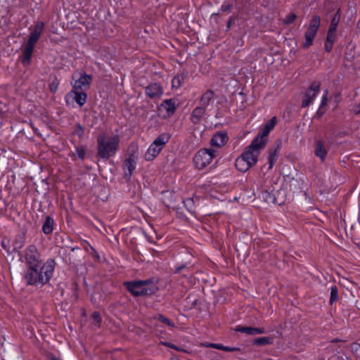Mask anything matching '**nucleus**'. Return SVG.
<instances>
[{
    "mask_svg": "<svg viewBox=\"0 0 360 360\" xmlns=\"http://www.w3.org/2000/svg\"><path fill=\"white\" fill-rule=\"evenodd\" d=\"M55 261L49 259L41 266L27 269L25 279L27 285L43 286L53 276L55 269Z\"/></svg>",
    "mask_w": 360,
    "mask_h": 360,
    "instance_id": "1",
    "label": "nucleus"
},
{
    "mask_svg": "<svg viewBox=\"0 0 360 360\" xmlns=\"http://www.w3.org/2000/svg\"><path fill=\"white\" fill-rule=\"evenodd\" d=\"M120 143V138L117 134H99L97 137L96 157L106 160L115 156L119 150Z\"/></svg>",
    "mask_w": 360,
    "mask_h": 360,
    "instance_id": "2",
    "label": "nucleus"
},
{
    "mask_svg": "<svg viewBox=\"0 0 360 360\" xmlns=\"http://www.w3.org/2000/svg\"><path fill=\"white\" fill-rule=\"evenodd\" d=\"M44 29V23L41 21L37 22L34 25V30L30 32L22 54L21 62L24 65H28L30 63L35 44L39 39Z\"/></svg>",
    "mask_w": 360,
    "mask_h": 360,
    "instance_id": "3",
    "label": "nucleus"
},
{
    "mask_svg": "<svg viewBox=\"0 0 360 360\" xmlns=\"http://www.w3.org/2000/svg\"><path fill=\"white\" fill-rule=\"evenodd\" d=\"M217 151L214 148H201L194 155L193 161L198 169H203L217 158Z\"/></svg>",
    "mask_w": 360,
    "mask_h": 360,
    "instance_id": "4",
    "label": "nucleus"
},
{
    "mask_svg": "<svg viewBox=\"0 0 360 360\" xmlns=\"http://www.w3.org/2000/svg\"><path fill=\"white\" fill-rule=\"evenodd\" d=\"M124 285L129 292L136 297L150 295L154 294L156 290L155 286H148V281H127L124 283Z\"/></svg>",
    "mask_w": 360,
    "mask_h": 360,
    "instance_id": "5",
    "label": "nucleus"
},
{
    "mask_svg": "<svg viewBox=\"0 0 360 360\" xmlns=\"http://www.w3.org/2000/svg\"><path fill=\"white\" fill-rule=\"evenodd\" d=\"M260 140V138L259 139L255 138L241 154V156H243L252 167L256 165L261 150L264 148L266 146L264 141Z\"/></svg>",
    "mask_w": 360,
    "mask_h": 360,
    "instance_id": "6",
    "label": "nucleus"
},
{
    "mask_svg": "<svg viewBox=\"0 0 360 360\" xmlns=\"http://www.w3.org/2000/svg\"><path fill=\"white\" fill-rule=\"evenodd\" d=\"M170 138L171 136L168 133H162L159 135L148 147L144 155L145 160L146 161L153 160L169 142Z\"/></svg>",
    "mask_w": 360,
    "mask_h": 360,
    "instance_id": "7",
    "label": "nucleus"
},
{
    "mask_svg": "<svg viewBox=\"0 0 360 360\" xmlns=\"http://www.w3.org/2000/svg\"><path fill=\"white\" fill-rule=\"evenodd\" d=\"M320 16L317 15H313L304 33V42L302 44L304 49H307L313 44L314 40L320 28Z\"/></svg>",
    "mask_w": 360,
    "mask_h": 360,
    "instance_id": "8",
    "label": "nucleus"
},
{
    "mask_svg": "<svg viewBox=\"0 0 360 360\" xmlns=\"http://www.w3.org/2000/svg\"><path fill=\"white\" fill-rule=\"evenodd\" d=\"M74 82L72 83V89L75 91H86L89 89L92 81V76L87 75L84 71L80 70L72 75Z\"/></svg>",
    "mask_w": 360,
    "mask_h": 360,
    "instance_id": "9",
    "label": "nucleus"
},
{
    "mask_svg": "<svg viewBox=\"0 0 360 360\" xmlns=\"http://www.w3.org/2000/svg\"><path fill=\"white\" fill-rule=\"evenodd\" d=\"M25 259L28 269L39 267L41 264V255L37 248L34 245H28L25 250Z\"/></svg>",
    "mask_w": 360,
    "mask_h": 360,
    "instance_id": "10",
    "label": "nucleus"
},
{
    "mask_svg": "<svg viewBox=\"0 0 360 360\" xmlns=\"http://www.w3.org/2000/svg\"><path fill=\"white\" fill-rule=\"evenodd\" d=\"M320 89L321 83L319 82L315 81L311 84L304 94V98L302 102V108H307L312 103L319 93Z\"/></svg>",
    "mask_w": 360,
    "mask_h": 360,
    "instance_id": "11",
    "label": "nucleus"
},
{
    "mask_svg": "<svg viewBox=\"0 0 360 360\" xmlns=\"http://www.w3.org/2000/svg\"><path fill=\"white\" fill-rule=\"evenodd\" d=\"M136 157L131 154L123 163L124 177L126 181H130L136 167Z\"/></svg>",
    "mask_w": 360,
    "mask_h": 360,
    "instance_id": "12",
    "label": "nucleus"
},
{
    "mask_svg": "<svg viewBox=\"0 0 360 360\" xmlns=\"http://www.w3.org/2000/svg\"><path fill=\"white\" fill-rule=\"evenodd\" d=\"M229 141V136L226 131H221L213 135L210 140V145L213 147L221 148Z\"/></svg>",
    "mask_w": 360,
    "mask_h": 360,
    "instance_id": "13",
    "label": "nucleus"
},
{
    "mask_svg": "<svg viewBox=\"0 0 360 360\" xmlns=\"http://www.w3.org/2000/svg\"><path fill=\"white\" fill-rule=\"evenodd\" d=\"M146 94L150 98H159L163 94V89L158 83H151L146 88Z\"/></svg>",
    "mask_w": 360,
    "mask_h": 360,
    "instance_id": "14",
    "label": "nucleus"
},
{
    "mask_svg": "<svg viewBox=\"0 0 360 360\" xmlns=\"http://www.w3.org/2000/svg\"><path fill=\"white\" fill-rule=\"evenodd\" d=\"M277 124V118L276 117H271L269 122L264 127L262 131L257 135L255 139H261L260 141H264L265 144L266 143L267 139L266 137L270 133V131L274 128L276 124Z\"/></svg>",
    "mask_w": 360,
    "mask_h": 360,
    "instance_id": "15",
    "label": "nucleus"
},
{
    "mask_svg": "<svg viewBox=\"0 0 360 360\" xmlns=\"http://www.w3.org/2000/svg\"><path fill=\"white\" fill-rule=\"evenodd\" d=\"M206 109L202 106H198L193 109L191 112L190 120L194 124H198L201 122L202 117L205 115Z\"/></svg>",
    "mask_w": 360,
    "mask_h": 360,
    "instance_id": "16",
    "label": "nucleus"
},
{
    "mask_svg": "<svg viewBox=\"0 0 360 360\" xmlns=\"http://www.w3.org/2000/svg\"><path fill=\"white\" fill-rule=\"evenodd\" d=\"M85 91H86L83 90L75 91V89H72L68 95L72 96L75 101L82 107L86 102L87 94Z\"/></svg>",
    "mask_w": 360,
    "mask_h": 360,
    "instance_id": "17",
    "label": "nucleus"
},
{
    "mask_svg": "<svg viewBox=\"0 0 360 360\" xmlns=\"http://www.w3.org/2000/svg\"><path fill=\"white\" fill-rule=\"evenodd\" d=\"M215 99V93L211 89L207 90L200 98V106L206 108Z\"/></svg>",
    "mask_w": 360,
    "mask_h": 360,
    "instance_id": "18",
    "label": "nucleus"
},
{
    "mask_svg": "<svg viewBox=\"0 0 360 360\" xmlns=\"http://www.w3.org/2000/svg\"><path fill=\"white\" fill-rule=\"evenodd\" d=\"M236 330L240 333H244L248 335H257L263 334L265 330L262 328H254L250 326H238L236 328Z\"/></svg>",
    "mask_w": 360,
    "mask_h": 360,
    "instance_id": "19",
    "label": "nucleus"
},
{
    "mask_svg": "<svg viewBox=\"0 0 360 360\" xmlns=\"http://www.w3.org/2000/svg\"><path fill=\"white\" fill-rule=\"evenodd\" d=\"M201 346L205 347H208V348H214V349L223 350V351L228 352L240 351V349L238 347H227V346H224L221 344H217V343L204 342V343L201 344Z\"/></svg>",
    "mask_w": 360,
    "mask_h": 360,
    "instance_id": "20",
    "label": "nucleus"
},
{
    "mask_svg": "<svg viewBox=\"0 0 360 360\" xmlns=\"http://www.w3.org/2000/svg\"><path fill=\"white\" fill-rule=\"evenodd\" d=\"M280 150V146H277L275 148H270L269 150L268 162L269 169H271L274 167V163L276 162L278 153Z\"/></svg>",
    "mask_w": 360,
    "mask_h": 360,
    "instance_id": "21",
    "label": "nucleus"
},
{
    "mask_svg": "<svg viewBox=\"0 0 360 360\" xmlns=\"http://www.w3.org/2000/svg\"><path fill=\"white\" fill-rule=\"evenodd\" d=\"M235 166L241 172H245L252 167V165L241 155L236 160Z\"/></svg>",
    "mask_w": 360,
    "mask_h": 360,
    "instance_id": "22",
    "label": "nucleus"
},
{
    "mask_svg": "<svg viewBox=\"0 0 360 360\" xmlns=\"http://www.w3.org/2000/svg\"><path fill=\"white\" fill-rule=\"evenodd\" d=\"M315 155L319 157L322 162H323L327 155V150L325 148L323 143L321 141H316L315 143Z\"/></svg>",
    "mask_w": 360,
    "mask_h": 360,
    "instance_id": "23",
    "label": "nucleus"
},
{
    "mask_svg": "<svg viewBox=\"0 0 360 360\" xmlns=\"http://www.w3.org/2000/svg\"><path fill=\"white\" fill-rule=\"evenodd\" d=\"M161 108L167 111V116H171L176 110L175 102L172 99L165 100L161 104Z\"/></svg>",
    "mask_w": 360,
    "mask_h": 360,
    "instance_id": "24",
    "label": "nucleus"
},
{
    "mask_svg": "<svg viewBox=\"0 0 360 360\" xmlns=\"http://www.w3.org/2000/svg\"><path fill=\"white\" fill-rule=\"evenodd\" d=\"M54 220L50 217L46 216L45 221L42 226V231L45 234H50L53 230Z\"/></svg>",
    "mask_w": 360,
    "mask_h": 360,
    "instance_id": "25",
    "label": "nucleus"
},
{
    "mask_svg": "<svg viewBox=\"0 0 360 360\" xmlns=\"http://www.w3.org/2000/svg\"><path fill=\"white\" fill-rule=\"evenodd\" d=\"M81 245L84 249V250L91 255H92L96 259H99L100 257L98 253V252L96 250V249L92 247L90 243L85 240H83L81 241Z\"/></svg>",
    "mask_w": 360,
    "mask_h": 360,
    "instance_id": "26",
    "label": "nucleus"
},
{
    "mask_svg": "<svg viewBox=\"0 0 360 360\" xmlns=\"http://www.w3.org/2000/svg\"><path fill=\"white\" fill-rule=\"evenodd\" d=\"M186 78V75H180L174 77L172 81V88L179 89Z\"/></svg>",
    "mask_w": 360,
    "mask_h": 360,
    "instance_id": "27",
    "label": "nucleus"
},
{
    "mask_svg": "<svg viewBox=\"0 0 360 360\" xmlns=\"http://www.w3.org/2000/svg\"><path fill=\"white\" fill-rule=\"evenodd\" d=\"M273 342V338L270 337H261L254 340V344L257 345H270Z\"/></svg>",
    "mask_w": 360,
    "mask_h": 360,
    "instance_id": "28",
    "label": "nucleus"
},
{
    "mask_svg": "<svg viewBox=\"0 0 360 360\" xmlns=\"http://www.w3.org/2000/svg\"><path fill=\"white\" fill-rule=\"evenodd\" d=\"M84 134V128L79 123L76 124L72 131V135L76 136L81 139L83 137Z\"/></svg>",
    "mask_w": 360,
    "mask_h": 360,
    "instance_id": "29",
    "label": "nucleus"
},
{
    "mask_svg": "<svg viewBox=\"0 0 360 360\" xmlns=\"http://www.w3.org/2000/svg\"><path fill=\"white\" fill-rule=\"evenodd\" d=\"M340 9H338L336 13L335 14L334 17L331 20V22L329 27L337 30L338 23L340 20Z\"/></svg>",
    "mask_w": 360,
    "mask_h": 360,
    "instance_id": "30",
    "label": "nucleus"
},
{
    "mask_svg": "<svg viewBox=\"0 0 360 360\" xmlns=\"http://www.w3.org/2000/svg\"><path fill=\"white\" fill-rule=\"evenodd\" d=\"M338 300V290L336 285L330 288V303L333 304Z\"/></svg>",
    "mask_w": 360,
    "mask_h": 360,
    "instance_id": "31",
    "label": "nucleus"
},
{
    "mask_svg": "<svg viewBox=\"0 0 360 360\" xmlns=\"http://www.w3.org/2000/svg\"><path fill=\"white\" fill-rule=\"evenodd\" d=\"M91 319H93L94 324L99 328L102 321L100 313L98 311L93 312L91 314Z\"/></svg>",
    "mask_w": 360,
    "mask_h": 360,
    "instance_id": "32",
    "label": "nucleus"
},
{
    "mask_svg": "<svg viewBox=\"0 0 360 360\" xmlns=\"http://www.w3.org/2000/svg\"><path fill=\"white\" fill-rule=\"evenodd\" d=\"M157 319L164 323L165 324L167 325L169 327H174V323L171 321L170 319H167V317L164 316L162 314H158V316H157Z\"/></svg>",
    "mask_w": 360,
    "mask_h": 360,
    "instance_id": "33",
    "label": "nucleus"
},
{
    "mask_svg": "<svg viewBox=\"0 0 360 360\" xmlns=\"http://www.w3.org/2000/svg\"><path fill=\"white\" fill-rule=\"evenodd\" d=\"M336 30H337L332 29V28L329 27L326 41H331V42L334 43L335 38H336V34H335Z\"/></svg>",
    "mask_w": 360,
    "mask_h": 360,
    "instance_id": "34",
    "label": "nucleus"
},
{
    "mask_svg": "<svg viewBox=\"0 0 360 360\" xmlns=\"http://www.w3.org/2000/svg\"><path fill=\"white\" fill-rule=\"evenodd\" d=\"M297 18V16L295 13H291L285 16V19L283 20V23L286 25L292 24Z\"/></svg>",
    "mask_w": 360,
    "mask_h": 360,
    "instance_id": "35",
    "label": "nucleus"
},
{
    "mask_svg": "<svg viewBox=\"0 0 360 360\" xmlns=\"http://www.w3.org/2000/svg\"><path fill=\"white\" fill-rule=\"evenodd\" d=\"M75 152L79 159H84L86 155V149L84 146H82L76 147Z\"/></svg>",
    "mask_w": 360,
    "mask_h": 360,
    "instance_id": "36",
    "label": "nucleus"
},
{
    "mask_svg": "<svg viewBox=\"0 0 360 360\" xmlns=\"http://www.w3.org/2000/svg\"><path fill=\"white\" fill-rule=\"evenodd\" d=\"M59 80L57 78H54L53 81L49 84V90L52 93H56L59 86Z\"/></svg>",
    "mask_w": 360,
    "mask_h": 360,
    "instance_id": "37",
    "label": "nucleus"
},
{
    "mask_svg": "<svg viewBox=\"0 0 360 360\" xmlns=\"http://www.w3.org/2000/svg\"><path fill=\"white\" fill-rule=\"evenodd\" d=\"M328 104V98H326V96H323L321 98V103L319 107V109L317 112L318 114H320L321 115L325 113V110H322V108L327 105Z\"/></svg>",
    "mask_w": 360,
    "mask_h": 360,
    "instance_id": "38",
    "label": "nucleus"
},
{
    "mask_svg": "<svg viewBox=\"0 0 360 360\" xmlns=\"http://www.w3.org/2000/svg\"><path fill=\"white\" fill-rule=\"evenodd\" d=\"M232 8V4L230 3H224L221 6V11L223 12H230Z\"/></svg>",
    "mask_w": 360,
    "mask_h": 360,
    "instance_id": "39",
    "label": "nucleus"
},
{
    "mask_svg": "<svg viewBox=\"0 0 360 360\" xmlns=\"http://www.w3.org/2000/svg\"><path fill=\"white\" fill-rule=\"evenodd\" d=\"M324 46H325V51L326 52L329 53L333 49V42L326 41Z\"/></svg>",
    "mask_w": 360,
    "mask_h": 360,
    "instance_id": "40",
    "label": "nucleus"
},
{
    "mask_svg": "<svg viewBox=\"0 0 360 360\" xmlns=\"http://www.w3.org/2000/svg\"><path fill=\"white\" fill-rule=\"evenodd\" d=\"M162 344L169 348H172V349H176L178 351H184L183 349H180L178 347H176L175 345H174L171 342H164Z\"/></svg>",
    "mask_w": 360,
    "mask_h": 360,
    "instance_id": "41",
    "label": "nucleus"
},
{
    "mask_svg": "<svg viewBox=\"0 0 360 360\" xmlns=\"http://www.w3.org/2000/svg\"><path fill=\"white\" fill-rule=\"evenodd\" d=\"M328 91L326 90L323 96H326V98H328Z\"/></svg>",
    "mask_w": 360,
    "mask_h": 360,
    "instance_id": "42",
    "label": "nucleus"
},
{
    "mask_svg": "<svg viewBox=\"0 0 360 360\" xmlns=\"http://www.w3.org/2000/svg\"><path fill=\"white\" fill-rule=\"evenodd\" d=\"M231 26V21L228 22L227 28L229 29Z\"/></svg>",
    "mask_w": 360,
    "mask_h": 360,
    "instance_id": "43",
    "label": "nucleus"
},
{
    "mask_svg": "<svg viewBox=\"0 0 360 360\" xmlns=\"http://www.w3.org/2000/svg\"><path fill=\"white\" fill-rule=\"evenodd\" d=\"M51 360H61V359H58V358H56V357H52V358H51Z\"/></svg>",
    "mask_w": 360,
    "mask_h": 360,
    "instance_id": "44",
    "label": "nucleus"
},
{
    "mask_svg": "<svg viewBox=\"0 0 360 360\" xmlns=\"http://www.w3.org/2000/svg\"><path fill=\"white\" fill-rule=\"evenodd\" d=\"M182 268H183V266H181V267H179V268H178V269H176V272H179V270H180V269H181Z\"/></svg>",
    "mask_w": 360,
    "mask_h": 360,
    "instance_id": "45",
    "label": "nucleus"
}]
</instances>
